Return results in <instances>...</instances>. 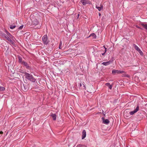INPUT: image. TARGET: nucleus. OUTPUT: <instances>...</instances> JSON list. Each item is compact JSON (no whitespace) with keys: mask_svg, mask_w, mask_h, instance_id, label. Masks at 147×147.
<instances>
[{"mask_svg":"<svg viewBox=\"0 0 147 147\" xmlns=\"http://www.w3.org/2000/svg\"><path fill=\"white\" fill-rule=\"evenodd\" d=\"M19 61L20 63L22 64V63L23 62V61H22V59L20 57L19 58Z\"/></svg>","mask_w":147,"mask_h":147,"instance_id":"obj_23","label":"nucleus"},{"mask_svg":"<svg viewBox=\"0 0 147 147\" xmlns=\"http://www.w3.org/2000/svg\"><path fill=\"white\" fill-rule=\"evenodd\" d=\"M111 62V61H109L106 62H103L102 63V64L105 66H107L109 65Z\"/></svg>","mask_w":147,"mask_h":147,"instance_id":"obj_13","label":"nucleus"},{"mask_svg":"<svg viewBox=\"0 0 147 147\" xmlns=\"http://www.w3.org/2000/svg\"><path fill=\"white\" fill-rule=\"evenodd\" d=\"M53 119L55 120L56 119L57 115L55 114H52L51 115Z\"/></svg>","mask_w":147,"mask_h":147,"instance_id":"obj_19","label":"nucleus"},{"mask_svg":"<svg viewBox=\"0 0 147 147\" xmlns=\"http://www.w3.org/2000/svg\"><path fill=\"white\" fill-rule=\"evenodd\" d=\"M62 46V42L61 41H60V43L59 45V48L61 49V48Z\"/></svg>","mask_w":147,"mask_h":147,"instance_id":"obj_27","label":"nucleus"},{"mask_svg":"<svg viewBox=\"0 0 147 147\" xmlns=\"http://www.w3.org/2000/svg\"><path fill=\"white\" fill-rule=\"evenodd\" d=\"M76 147H87V146L84 145L80 144L78 145Z\"/></svg>","mask_w":147,"mask_h":147,"instance_id":"obj_20","label":"nucleus"},{"mask_svg":"<svg viewBox=\"0 0 147 147\" xmlns=\"http://www.w3.org/2000/svg\"><path fill=\"white\" fill-rule=\"evenodd\" d=\"M134 48L141 55H143V52L141 50L138 46L135 45V44H134Z\"/></svg>","mask_w":147,"mask_h":147,"instance_id":"obj_3","label":"nucleus"},{"mask_svg":"<svg viewBox=\"0 0 147 147\" xmlns=\"http://www.w3.org/2000/svg\"><path fill=\"white\" fill-rule=\"evenodd\" d=\"M141 25L145 29L147 30V24H144L142 23L141 24Z\"/></svg>","mask_w":147,"mask_h":147,"instance_id":"obj_18","label":"nucleus"},{"mask_svg":"<svg viewBox=\"0 0 147 147\" xmlns=\"http://www.w3.org/2000/svg\"><path fill=\"white\" fill-rule=\"evenodd\" d=\"M23 25L21 26H20L19 28V29H22L23 28Z\"/></svg>","mask_w":147,"mask_h":147,"instance_id":"obj_28","label":"nucleus"},{"mask_svg":"<svg viewBox=\"0 0 147 147\" xmlns=\"http://www.w3.org/2000/svg\"><path fill=\"white\" fill-rule=\"evenodd\" d=\"M86 132L85 130H84L82 132V139H84L86 137Z\"/></svg>","mask_w":147,"mask_h":147,"instance_id":"obj_11","label":"nucleus"},{"mask_svg":"<svg viewBox=\"0 0 147 147\" xmlns=\"http://www.w3.org/2000/svg\"><path fill=\"white\" fill-rule=\"evenodd\" d=\"M3 134V132L2 131H1L0 132V134Z\"/></svg>","mask_w":147,"mask_h":147,"instance_id":"obj_30","label":"nucleus"},{"mask_svg":"<svg viewBox=\"0 0 147 147\" xmlns=\"http://www.w3.org/2000/svg\"><path fill=\"white\" fill-rule=\"evenodd\" d=\"M6 39L8 40V41L9 42L11 43L12 44H14V42L12 41L11 39H10V38L9 36H8L7 37H6Z\"/></svg>","mask_w":147,"mask_h":147,"instance_id":"obj_12","label":"nucleus"},{"mask_svg":"<svg viewBox=\"0 0 147 147\" xmlns=\"http://www.w3.org/2000/svg\"><path fill=\"white\" fill-rule=\"evenodd\" d=\"M103 47H104V48L105 49V50L104 53H102V55H104L105 54V53H106V52L107 51V49H106V48L105 47V46H103Z\"/></svg>","mask_w":147,"mask_h":147,"instance_id":"obj_25","label":"nucleus"},{"mask_svg":"<svg viewBox=\"0 0 147 147\" xmlns=\"http://www.w3.org/2000/svg\"><path fill=\"white\" fill-rule=\"evenodd\" d=\"M92 36V37L93 39H96V36L94 33H92L89 36V37Z\"/></svg>","mask_w":147,"mask_h":147,"instance_id":"obj_15","label":"nucleus"},{"mask_svg":"<svg viewBox=\"0 0 147 147\" xmlns=\"http://www.w3.org/2000/svg\"><path fill=\"white\" fill-rule=\"evenodd\" d=\"M136 27L137 28H140V29H141L140 28V27H139V26H138L137 25H136Z\"/></svg>","mask_w":147,"mask_h":147,"instance_id":"obj_29","label":"nucleus"},{"mask_svg":"<svg viewBox=\"0 0 147 147\" xmlns=\"http://www.w3.org/2000/svg\"><path fill=\"white\" fill-rule=\"evenodd\" d=\"M5 90V87L3 86H0V91H2Z\"/></svg>","mask_w":147,"mask_h":147,"instance_id":"obj_21","label":"nucleus"},{"mask_svg":"<svg viewBox=\"0 0 147 147\" xmlns=\"http://www.w3.org/2000/svg\"><path fill=\"white\" fill-rule=\"evenodd\" d=\"M22 64L25 66L26 68L28 69H29L30 67L27 63H26V62L24 61H23V62L22 63Z\"/></svg>","mask_w":147,"mask_h":147,"instance_id":"obj_10","label":"nucleus"},{"mask_svg":"<svg viewBox=\"0 0 147 147\" xmlns=\"http://www.w3.org/2000/svg\"><path fill=\"white\" fill-rule=\"evenodd\" d=\"M5 32L6 33V34L8 35V36L10 37V39H11L12 41L14 40V39H15V37L11 35L6 30H5Z\"/></svg>","mask_w":147,"mask_h":147,"instance_id":"obj_7","label":"nucleus"},{"mask_svg":"<svg viewBox=\"0 0 147 147\" xmlns=\"http://www.w3.org/2000/svg\"><path fill=\"white\" fill-rule=\"evenodd\" d=\"M125 71H119L118 70H114L112 71V73L113 74H119L120 73H123Z\"/></svg>","mask_w":147,"mask_h":147,"instance_id":"obj_5","label":"nucleus"},{"mask_svg":"<svg viewBox=\"0 0 147 147\" xmlns=\"http://www.w3.org/2000/svg\"><path fill=\"white\" fill-rule=\"evenodd\" d=\"M99 16H100V15H101L100 13H99Z\"/></svg>","mask_w":147,"mask_h":147,"instance_id":"obj_31","label":"nucleus"},{"mask_svg":"<svg viewBox=\"0 0 147 147\" xmlns=\"http://www.w3.org/2000/svg\"><path fill=\"white\" fill-rule=\"evenodd\" d=\"M25 74L26 78L32 81V82H35L36 79L33 77L32 75L26 72L25 73Z\"/></svg>","mask_w":147,"mask_h":147,"instance_id":"obj_1","label":"nucleus"},{"mask_svg":"<svg viewBox=\"0 0 147 147\" xmlns=\"http://www.w3.org/2000/svg\"><path fill=\"white\" fill-rule=\"evenodd\" d=\"M124 114V116L126 117H129V113L127 111H125Z\"/></svg>","mask_w":147,"mask_h":147,"instance_id":"obj_14","label":"nucleus"},{"mask_svg":"<svg viewBox=\"0 0 147 147\" xmlns=\"http://www.w3.org/2000/svg\"><path fill=\"white\" fill-rule=\"evenodd\" d=\"M79 14H78V17H79Z\"/></svg>","mask_w":147,"mask_h":147,"instance_id":"obj_32","label":"nucleus"},{"mask_svg":"<svg viewBox=\"0 0 147 147\" xmlns=\"http://www.w3.org/2000/svg\"><path fill=\"white\" fill-rule=\"evenodd\" d=\"M32 24H34V25H37V24H38V22H37V21H35L34 23V22H33Z\"/></svg>","mask_w":147,"mask_h":147,"instance_id":"obj_26","label":"nucleus"},{"mask_svg":"<svg viewBox=\"0 0 147 147\" xmlns=\"http://www.w3.org/2000/svg\"><path fill=\"white\" fill-rule=\"evenodd\" d=\"M81 3L84 5H86L87 4H90V1L87 0H81Z\"/></svg>","mask_w":147,"mask_h":147,"instance_id":"obj_6","label":"nucleus"},{"mask_svg":"<svg viewBox=\"0 0 147 147\" xmlns=\"http://www.w3.org/2000/svg\"><path fill=\"white\" fill-rule=\"evenodd\" d=\"M42 40L43 43L44 44L47 45L49 42V41L48 38V37L47 35H44L42 38Z\"/></svg>","mask_w":147,"mask_h":147,"instance_id":"obj_2","label":"nucleus"},{"mask_svg":"<svg viewBox=\"0 0 147 147\" xmlns=\"http://www.w3.org/2000/svg\"><path fill=\"white\" fill-rule=\"evenodd\" d=\"M102 123L106 124H108L109 122V121L107 119H105L104 117H102Z\"/></svg>","mask_w":147,"mask_h":147,"instance_id":"obj_8","label":"nucleus"},{"mask_svg":"<svg viewBox=\"0 0 147 147\" xmlns=\"http://www.w3.org/2000/svg\"><path fill=\"white\" fill-rule=\"evenodd\" d=\"M139 110V106H137L135 110H134V111H131L130 112H129V114L130 115H133L135 114V113H136V112L138 111Z\"/></svg>","mask_w":147,"mask_h":147,"instance_id":"obj_4","label":"nucleus"},{"mask_svg":"<svg viewBox=\"0 0 147 147\" xmlns=\"http://www.w3.org/2000/svg\"><path fill=\"white\" fill-rule=\"evenodd\" d=\"M2 36L3 37H5V39H6V37H7L8 36L7 34H2Z\"/></svg>","mask_w":147,"mask_h":147,"instance_id":"obj_24","label":"nucleus"},{"mask_svg":"<svg viewBox=\"0 0 147 147\" xmlns=\"http://www.w3.org/2000/svg\"><path fill=\"white\" fill-rule=\"evenodd\" d=\"M16 27L15 25H10L9 26V28L11 29H13Z\"/></svg>","mask_w":147,"mask_h":147,"instance_id":"obj_22","label":"nucleus"},{"mask_svg":"<svg viewBox=\"0 0 147 147\" xmlns=\"http://www.w3.org/2000/svg\"><path fill=\"white\" fill-rule=\"evenodd\" d=\"M105 85L108 86L109 89L111 90L112 89V86L109 83H107L105 84Z\"/></svg>","mask_w":147,"mask_h":147,"instance_id":"obj_16","label":"nucleus"},{"mask_svg":"<svg viewBox=\"0 0 147 147\" xmlns=\"http://www.w3.org/2000/svg\"><path fill=\"white\" fill-rule=\"evenodd\" d=\"M79 88L81 89H84L85 88V87L84 83L80 84Z\"/></svg>","mask_w":147,"mask_h":147,"instance_id":"obj_9","label":"nucleus"},{"mask_svg":"<svg viewBox=\"0 0 147 147\" xmlns=\"http://www.w3.org/2000/svg\"><path fill=\"white\" fill-rule=\"evenodd\" d=\"M103 6L101 5H100V7H98L97 6H96V8H97L99 11H100L103 8Z\"/></svg>","mask_w":147,"mask_h":147,"instance_id":"obj_17","label":"nucleus"}]
</instances>
